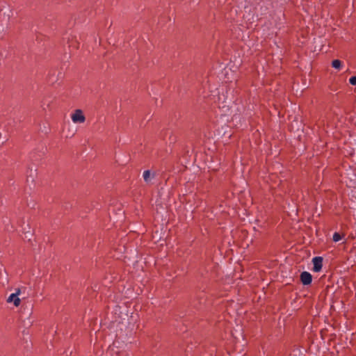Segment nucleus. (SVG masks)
Wrapping results in <instances>:
<instances>
[{
	"label": "nucleus",
	"instance_id": "nucleus-1",
	"mask_svg": "<svg viewBox=\"0 0 356 356\" xmlns=\"http://www.w3.org/2000/svg\"><path fill=\"white\" fill-rule=\"evenodd\" d=\"M21 293L20 289H17L15 293L10 294L7 298V302L11 303L13 302L15 307H18L20 305L21 300L19 298V296Z\"/></svg>",
	"mask_w": 356,
	"mask_h": 356
},
{
	"label": "nucleus",
	"instance_id": "nucleus-2",
	"mask_svg": "<svg viewBox=\"0 0 356 356\" xmlns=\"http://www.w3.org/2000/svg\"><path fill=\"white\" fill-rule=\"evenodd\" d=\"M72 120L74 123H83L86 120V118L83 112L80 109H77L71 116Z\"/></svg>",
	"mask_w": 356,
	"mask_h": 356
},
{
	"label": "nucleus",
	"instance_id": "nucleus-3",
	"mask_svg": "<svg viewBox=\"0 0 356 356\" xmlns=\"http://www.w3.org/2000/svg\"><path fill=\"white\" fill-rule=\"evenodd\" d=\"M312 263L314 264L313 270L314 272H319L322 269L323 266V258L321 257H315L312 259Z\"/></svg>",
	"mask_w": 356,
	"mask_h": 356
},
{
	"label": "nucleus",
	"instance_id": "nucleus-4",
	"mask_svg": "<svg viewBox=\"0 0 356 356\" xmlns=\"http://www.w3.org/2000/svg\"><path fill=\"white\" fill-rule=\"evenodd\" d=\"M300 280L302 284L308 285L311 284L312 281V276L309 273L304 271L300 274Z\"/></svg>",
	"mask_w": 356,
	"mask_h": 356
},
{
	"label": "nucleus",
	"instance_id": "nucleus-5",
	"mask_svg": "<svg viewBox=\"0 0 356 356\" xmlns=\"http://www.w3.org/2000/svg\"><path fill=\"white\" fill-rule=\"evenodd\" d=\"M155 174L152 172L150 170H145L143 174V177L144 179V181L147 184L151 183L152 180L154 178Z\"/></svg>",
	"mask_w": 356,
	"mask_h": 356
},
{
	"label": "nucleus",
	"instance_id": "nucleus-6",
	"mask_svg": "<svg viewBox=\"0 0 356 356\" xmlns=\"http://www.w3.org/2000/svg\"><path fill=\"white\" fill-rule=\"evenodd\" d=\"M341 65H342V63L339 60H334L332 63V66L337 70H340L341 67Z\"/></svg>",
	"mask_w": 356,
	"mask_h": 356
},
{
	"label": "nucleus",
	"instance_id": "nucleus-7",
	"mask_svg": "<svg viewBox=\"0 0 356 356\" xmlns=\"http://www.w3.org/2000/svg\"><path fill=\"white\" fill-rule=\"evenodd\" d=\"M341 239V235H340L339 233L335 232V233L334 234V235H333V241H334V242H338V241H339Z\"/></svg>",
	"mask_w": 356,
	"mask_h": 356
},
{
	"label": "nucleus",
	"instance_id": "nucleus-8",
	"mask_svg": "<svg viewBox=\"0 0 356 356\" xmlns=\"http://www.w3.org/2000/svg\"><path fill=\"white\" fill-rule=\"evenodd\" d=\"M349 82L351 85L355 86L356 85V76H352L349 79Z\"/></svg>",
	"mask_w": 356,
	"mask_h": 356
},
{
	"label": "nucleus",
	"instance_id": "nucleus-9",
	"mask_svg": "<svg viewBox=\"0 0 356 356\" xmlns=\"http://www.w3.org/2000/svg\"><path fill=\"white\" fill-rule=\"evenodd\" d=\"M238 118H239V116H238V115H234V119L237 120Z\"/></svg>",
	"mask_w": 356,
	"mask_h": 356
}]
</instances>
